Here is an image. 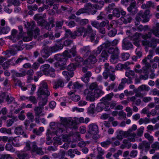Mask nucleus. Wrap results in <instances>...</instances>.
<instances>
[{
	"mask_svg": "<svg viewBox=\"0 0 159 159\" xmlns=\"http://www.w3.org/2000/svg\"><path fill=\"white\" fill-rule=\"evenodd\" d=\"M57 126L59 128L56 130L55 133L58 136H60L61 134L64 130V128H70L71 129H76V124L71 121H68L66 119H64L62 124H58Z\"/></svg>",
	"mask_w": 159,
	"mask_h": 159,
	"instance_id": "f257e3e1",
	"label": "nucleus"
},
{
	"mask_svg": "<svg viewBox=\"0 0 159 159\" xmlns=\"http://www.w3.org/2000/svg\"><path fill=\"white\" fill-rule=\"evenodd\" d=\"M84 95L86 96L87 100L91 102H93L95 100V96L93 90L86 89L84 91Z\"/></svg>",
	"mask_w": 159,
	"mask_h": 159,
	"instance_id": "f03ea898",
	"label": "nucleus"
},
{
	"mask_svg": "<svg viewBox=\"0 0 159 159\" xmlns=\"http://www.w3.org/2000/svg\"><path fill=\"white\" fill-rule=\"evenodd\" d=\"M138 148L140 150L147 152L150 148V144L146 141H143L139 143Z\"/></svg>",
	"mask_w": 159,
	"mask_h": 159,
	"instance_id": "7ed1b4c3",
	"label": "nucleus"
},
{
	"mask_svg": "<svg viewBox=\"0 0 159 159\" xmlns=\"http://www.w3.org/2000/svg\"><path fill=\"white\" fill-rule=\"evenodd\" d=\"M89 133L92 135H96L98 132V125L96 124L92 123L89 126Z\"/></svg>",
	"mask_w": 159,
	"mask_h": 159,
	"instance_id": "20e7f679",
	"label": "nucleus"
},
{
	"mask_svg": "<svg viewBox=\"0 0 159 159\" xmlns=\"http://www.w3.org/2000/svg\"><path fill=\"white\" fill-rule=\"evenodd\" d=\"M129 38H126L123 39L122 42V48L124 50H128L133 48V45L130 42Z\"/></svg>",
	"mask_w": 159,
	"mask_h": 159,
	"instance_id": "39448f33",
	"label": "nucleus"
},
{
	"mask_svg": "<svg viewBox=\"0 0 159 159\" xmlns=\"http://www.w3.org/2000/svg\"><path fill=\"white\" fill-rule=\"evenodd\" d=\"M157 39H153L150 41L147 40L143 41L142 44L144 46H148L152 48H155L157 46V43H158Z\"/></svg>",
	"mask_w": 159,
	"mask_h": 159,
	"instance_id": "423d86ee",
	"label": "nucleus"
},
{
	"mask_svg": "<svg viewBox=\"0 0 159 159\" xmlns=\"http://www.w3.org/2000/svg\"><path fill=\"white\" fill-rule=\"evenodd\" d=\"M54 58L55 60L58 61V62L56 63V66H59V65H63L65 64L66 62V59L63 57L61 55L58 54L55 55L54 56Z\"/></svg>",
	"mask_w": 159,
	"mask_h": 159,
	"instance_id": "0eeeda50",
	"label": "nucleus"
},
{
	"mask_svg": "<svg viewBox=\"0 0 159 159\" xmlns=\"http://www.w3.org/2000/svg\"><path fill=\"white\" fill-rule=\"evenodd\" d=\"M131 130L130 129H129L127 131H125V137H126L128 136H131L132 138H129L128 140L129 141L132 142H134L135 141V139L134 138L136 137V134L135 133L133 132L131 133Z\"/></svg>",
	"mask_w": 159,
	"mask_h": 159,
	"instance_id": "6e6552de",
	"label": "nucleus"
},
{
	"mask_svg": "<svg viewBox=\"0 0 159 159\" xmlns=\"http://www.w3.org/2000/svg\"><path fill=\"white\" fill-rule=\"evenodd\" d=\"M80 52L84 54V57H87L89 55H91L90 47L89 46L84 47L80 49Z\"/></svg>",
	"mask_w": 159,
	"mask_h": 159,
	"instance_id": "1a4fd4ad",
	"label": "nucleus"
},
{
	"mask_svg": "<svg viewBox=\"0 0 159 159\" xmlns=\"http://www.w3.org/2000/svg\"><path fill=\"white\" fill-rule=\"evenodd\" d=\"M43 107L40 106L35 107L34 109L35 111V115L40 116H44V114L43 113Z\"/></svg>",
	"mask_w": 159,
	"mask_h": 159,
	"instance_id": "9d476101",
	"label": "nucleus"
},
{
	"mask_svg": "<svg viewBox=\"0 0 159 159\" xmlns=\"http://www.w3.org/2000/svg\"><path fill=\"white\" fill-rule=\"evenodd\" d=\"M35 152L38 154L43 155L44 153L42 148H38L35 143L31 149V153Z\"/></svg>",
	"mask_w": 159,
	"mask_h": 159,
	"instance_id": "9b49d317",
	"label": "nucleus"
},
{
	"mask_svg": "<svg viewBox=\"0 0 159 159\" xmlns=\"http://www.w3.org/2000/svg\"><path fill=\"white\" fill-rule=\"evenodd\" d=\"M107 52L111 55L119 56L120 54L119 50L118 47H110L108 49Z\"/></svg>",
	"mask_w": 159,
	"mask_h": 159,
	"instance_id": "f8f14e48",
	"label": "nucleus"
},
{
	"mask_svg": "<svg viewBox=\"0 0 159 159\" xmlns=\"http://www.w3.org/2000/svg\"><path fill=\"white\" fill-rule=\"evenodd\" d=\"M142 63L144 65V66L143 68V70L147 73L148 70L151 68V65L147 61V60L146 58H144L142 60Z\"/></svg>",
	"mask_w": 159,
	"mask_h": 159,
	"instance_id": "ddd939ff",
	"label": "nucleus"
},
{
	"mask_svg": "<svg viewBox=\"0 0 159 159\" xmlns=\"http://www.w3.org/2000/svg\"><path fill=\"white\" fill-rule=\"evenodd\" d=\"M93 33H95V32L93 30L91 26L89 25H87L86 29L84 31L83 37L84 38L88 34L90 35Z\"/></svg>",
	"mask_w": 159,
	"mask_h": 159,
	"instance_id": "4468645a",
	"label": "nucleus"
},
{
	"mask_svg": "<svg viewBox=\"0 0 159 159\" xmlns=\"http://www.w3.org/2000/svg\"><path fill=\"white\" fill-rule=\"evenodd\" d=\"M85 30V29L83 27H81L78 28L76 31L74 32L75 39L76 36H81L83 33L84 32Z\"/></svg>",
	"mask_w": 159,
	"mask_h": 159,
	"instance_id": "2eb2a0df",
	"label": "nucleus"
},
{
	"mask_svg": "<svg viewBox=\"0 0 159 159\" xmlns=\"http://www.w3.org/2000/svg\"><path fill=\"white\" fill-rule=\"evenodd\" d=\"M35 143L31 142L29 141H27L25 143V147L24 150V151H27L32 149Z\"/></svg>",
	"mask_w": 159,
	"mask_h": 159,
	"instance_id": "dca6fc26",
	"label": "nucleus"
},
{
	"mask_svg": "<svg viewBox=\"0 0 159 159\" xmlns=\"http://www.w3.org/2000/svg\"><path fill=\"white\" fill-rule=\"evenodd\" d=\"M108 57V55L107 52L105 50H103L99 56V60L100 61H104L107 60Z\"/></svg>",
	"mask_w": 159,
	"mask_h": 159,
	"instance_id": "f3484780",
	"label": "nucleus"
},
{
	"mask_svg": "<svg viewBox=\"0 0 159 159\" xmlns=\"http://www.w3.org/2000/svg\"><path fill=\"white\" fill-rule=\"evenodd\" d=\"M38 93L41 95H46L48 96L50 94V92L48 89H45L42 87H39Z\"/></svg>",
	"mask_w": 159,
	"mask_h": 159,
	"instance_id": "a211bd4d",
	"label": "nucleus"
},
{
	"mask_svg": "<svg viewBox=\"0 0 159 159\" xmlns=\"http://www.w3.org/2000/svg\"><path fill=\"white\" fill-rule=\"evenodd\" d=\"M154 7L155 5L154 3L151 1L147 2L146 4H143L141 6V8L143 9L149 8L151 7L154 8Z\"/></svg>",
	"mask_w": 159,
	"mask_h": 159,
	"instance_id": "6ab92c4d",
	"label": "nucleus"
},
{
	"mask_svg": "<svg viewBox=\"0 0 159 159\" xmlns=\"http://www.w3.org/2000/svg\"><path fill=\"white\" fill-rule=\"evenodd\" d=\"M65 31L66 32L65 35V38H69L70 36V37L71 39H75L74 32L73 33H72L70 30L69 29H65Z\"/></svg>",
	"mask_w": 159,
	"mask_h": 159,
	"instance_id": "aec40b11",
	"label": "nucleus"
},
{
	"mask_svg": "<svg viewBox=\"0 0 159 159\" xmlns=\"http://www.w3.org/2000/svg\"><path fill=\"white\" fill-rule=\"evenodd\" d=\"M105 70L107 72L110 73V72H114L115 71V69L112 66H109V64L107 63H106L104 64Z\"/></svg>",
	"mask_w": 159,
	"mask_h": 159,
	"instance_id": "412c9836",
	"label": "nucleus"
},
{
	"mask_svg": "<svg viewBox=\"0 0 159 159\" xmlns=\"http://www.w3.org/2000/svg\"><path fill=\"white\" fill-rule=\"evenodd\" d=\"M48 101V98L46 97H41L40 98L39 102V106L43 107L47 103Z\"/></svg>",
	"mask_w": 159,
	"mask_h": 159,
	"instance_id": "4be33fe9",
	"label": "nucleus"
},
{
	"mask_svg": "<svg viewBox=\"0 0 159 159\" xmlns=\"http://www.w3.org/2000/svg\"><path fill=\"white\" fill-rule=\"evenodd\" d=\"M35 23L34 21H32L31 23L28 22H27V24H25V27L27 28L30 31L28 32H32L34 27H35Z\"/></svg>",
	"mask_w": 159,
	"mask_h": 159,
	"instance_id": "5701e85b",
	"label": "nucleus"
},
{
	"mask_svg": "<svg viewBox=\"0 0 159 159\" xmlns=\"http://www.w3.org/2000/svg\"><path fill=\"white\" fill-rule=\"evenodd\" d=\"M22 126H18L15 129V133L17 135H21L24 134V130L22 129Z\"/></svg>",
	"mask_w": 159,
	"mask_h": 159,
	"instance_id": "b1692460",
	"label": "nucleus"
},
{
	"mask_svg": "<svg viewBox=\"0 0 159 159\" xmlns=\"http://www.w3.org/2000/svg\"><path fill=\"white\" fill-rule=\"evenodd\" d=\"M119 60V56L116 55H111L110 59V62L113 64L117 63Z\"/></svg>",
	"mask_w": 159,
	"mask_h": 159,
	"instance_id": "393cba45",
	"label": "nucleus"
},
{
	"mask_svg": "<svg viewBox=\"0 0 159 159\" xmlns=\"http://www.w3.org/2000/svg\"><path fill=\"white\" fill-rule=\"evenodd\" d=\"M114 95L113 93H111L106 95L105 97H103L101 99V101L104 103L107 102L108 101L111 100Z\"/></svg>",
	"mask_w": 159,
	"mask_h": 159,
	"instance_id": "a878e982",
	"label": "nucleus"
},
{
	"mask_svg": "<svg viewBox=\"0 0 159 159\" xmlns=\"http://www.w3.org/2000/svg\"><path fill=\"white\" fill-rule=\"evenodd\" d=\"M98 151V155L97 156V159H103V158L102 156L104 153V152L102 148L101 147H98L97 148Z\"/></svg>",
	"mask_w": 159,
	"mask_h": 159,
	"instance_id": "bb28decb",
	"label": "nucleus"
},
{
	"mask_svg": "<svg viewBox=\"0 0 159 159\" xmlns=\"http://www.w3.org/2000/svg\"><path fill=\"white\" fill-rule=\"evenodd\" d=\"M120 20L122 21L123 23L125 24H127L130 22L131 18L130 16H126L120 18Z\"/></svg>",
	"mask_w": 159,
	"mask_h": 159,
	"instance_id": "cd10ccee",
	"label": "nucleus"
},
{
	"mask_svg": "<svg viewBox=\"0 0 159 159\" xmlns=\"http://www.w3.org/2000/svg\"><path fill=\"white\" fill-rule=\"evenodd\" d=\"M15 61L14 58H12L11 59L9 60V61H7L5 62L2 65V66L3 67L4 69H6L10 65H13V61Z\"/></svg>",
	"mask_w": 159,
	"mask_h": 159,
	"instance_id": "c85d7f7f",
	"label": "nucleus"
},
{
	"mask_svg": "<svg viewBox=\"0 0 159 159\" xmlns=\"http://www.w3.org/2000/svg\"><path fill=\"white\" fill-rule=\"evenodd\" d=\"M50 67V66L48 64H46L41 66L40 70L46 75H48V73L46 71V70L48 69Z\"/></svg>",
	"mask_w": 159,
	"mask_h": 159,
	"instance_id": "c756f323",
	"label": "nucleus"
},
{
	"mask_svg": "<svg viewBox=\"0 0 159 159\" xmlns=\"http://www.w3.org/2000/svg\"><path fill=\"white\" fill-rule=\"evenodd\" d=\"M62 73L64 75L66 76V78L67 81H69L70 80V78L69 77V76L72 77L74 75V73L72 71H70L69 72H68L67 71H64L62 72Z\"/></svg>",
	"mask_w": 159,
	"mask_h": 159,
	"instance_id": "7c9ffc66",
	"label": "nucleus"
},
{
	"mask_svg": "<svg viewBox=\"0 0 159 159\" xmlns=\"http://www.w3.org/2000/svg\"><path fill=\"white\" fill-rule=\"evenodd\" d=\"M93 93L95 98H98L104 93L102 90L99 89H95Z\"/></svg>",
	"mask_w": 159,
	"mask_h": 159,
	"instance_id": "2f4dec72",
	"label": "nucleus"
},
{
	"mask_svg": "<svg viewBox=\"0 0 159 159\" xmlns=\"http://www.w3.org/2000/svg\"><path fill=\"white\" fill-rule=\"evenodd\" d=\"M64 86V83L62 80H59L57 83L54 86L53 88L55 89H57L59 87H62Z\"/></svg>",
	"mask_w": 159,
	"mask_h": 159,
	"instance_id": "473e14b6",
	"label": "nucleus"
},
{
	"mask_svg": "<svg viewBox=\"0 0 159 159\" xmlns=\"http://www.w3.org/2000/svg\"><path fill=\"white\" fill-rule=\"evenodd\" d=\"M130 57V54L128 52H123L121 54L120 57L121 59L125 61L128 59Z\"/></svg>",
	"mask_w": 159,
	"mask_h": 159,
	"instance_id": "72a5a7b5",
	"label": "nucleus"
},
{
	"mask_svg": "<svg viewBox=\"0 0 159 159\" xmlns=\"http://www.w3.org/2000/svg\"><path fill=\"white\" fill-rule=\"evenodd\" d=\"M41 54L42 57L47 58L48 57L49 55V51L46 48H44L42 51Z\"/></svg>",
	"mask_w": 159,
	"mask_h": 159,
	"instance_id": "f704fd0d",
	"label": "nucleus"
},
{
	"mask_svg": "<svg viewBox=\"0 0 159 159\" xmlns=\"http://www.w3.org/2000/svg\"><path fill=\"white\" fill-rule=\"evenodd\" d=\"M156 25V27L152 30V32L156 36L159 37V23Z\"/></svg>",
	"mask_w": 159,
	"mask_h": 159,
	"instance_id": "c9c22d12",
	"label": "nucleus"
},
{
	"mask_svg": "<svg viewBox=\"0 0 159 159\" xmlns=\"http://www.w3.org/2000/svg\"><path fill=\"white\" fill-rule=\"evenodd\" d=\"M9 3L8 6L11 5L12 4L14 6H18L20 4V2L19 0H9L8 1Z\"/></svg>",
	"mask_w": 159,
	"mask_h": 159,
	"instance_id": "e433bc0d",
	"label": "nucleus"
},
{
	"mask_svg": "<svg viewBox=\"0 0 159 159\" xmlns=\"http://www.w3.org/2000/svg\"><path fill=\"white\" fill-rule=\"evenodd\" d=\"M125 75L126 77H128L129 79L132 80V78L135 75V73L134 71L132 70H130L125 72Z\"/></svg>",
	"mask_w": 159,
	"mask_h": 159,
	"instance_id": "4c0bfd02",
	"label": "nucleus"
},
{
	"mask_svg": "<svg viewBox=\"0 0 159 159\" xmlns=\"http://www.w3.org/2000/svg\"><path fill=\"white\" fill-rule=\"evenodd\" d=\"M34 73V71L33 69H31L28 70L26 72L27 75H29V78L28 79V81L29 82H30V80L32 79V76Z\"/></svg>",
	"mask_w": 159,
	"mask_h": 159,
	"instance_id": "58836bf2",
	"label": "nucleus"
},
{
	"mask_svg": "<svg viewBox=\"0 0 159 159\" xmlns=\"http://www.w3.org/2000/svg\"><path fill=\"white\" fill-rule=\"evenodd\" d=\"M53 140L54 141L53 143L54 146H56L58 145H61L62 144V142L60 138L57 137H54L53 138Z\"/></svg>",
	"mask_w": 159,
	"mask_h": 159,
	"instance_id": "ea45409f",
	"label": "nucleus"
},
{
	"mask_svg": "<svg viewBox=\"0 0 159 159\" xmlns=\"http://www.w3.org/2000/svg\"><path fill=\"white\" fill-rule=\"evenodd\" d=\"M9 30V28L7 26L3 28H0V35L2 34H7Z\"/></svg>",
	"mask_w": 159,
	"mask_h": 159,
	"instance_id": "a19ab883",
	"label": "nucleus"
},
{
	"mask_svg": "<svg viewBox=\"0 0 159 159\" xmlns=\"http://www.w3.org/2000/svg\"><path fill=\"white\" fill-rule=\"evenodd\" d=\"M28 37H24L23 38V40L24 42L29 41L31 40L33 35L32 32H30L28 33Z\"/></svg>",
	"mask_w": 159,
	"mask_h": 159,
	"instance_id": "79ce46f5",
	"label": "nucleus"
},
{
	"mask_svg": "<svg viewBox=\"0 0 159 159\" xmlns=\"http://www.w3.org/2000/svg\"><path fill=\"white\" fill-rule=\"evenodd\" d=\"M150 120L147 117H146L145 118H140L139 121V122L140 125L144 123L145 124H147L150 122Z\"/></svg>",
	"mask_w": 159,
	"mask_h": 159,
	"instance_id": "37998d69",
	"label": "nucleus"
},
{
	"mask_svg": "<svg viewBox=\"0 0 159 159\" xmlns=\"http://www.w3.org/2000/svg\"><path fill=\"white\" fill-rule=\"evenodd\" d=\"M17 157L20 159H24L28 156V154L27 153H23L20 154L19 151H17L16 152Z\"/></svg>",
	"mask_w": 159,
	"mask_h": 159,
	"instance_id": "c03bdc74",
	"label": "nucleus"
},
{
	"mask_svg": "<svg viewBox=\"0 0 159 159\" xmlns=\"http://www.w3.org/2000/svg\"><path fill=\"white\" fill-rule=\"evenodd\" d=\"M113 16L116 17H119L120 16V10L118 8H115L113 10Z\"/></svg>",
	"mask_w": 159,
	"mask_h": 159,
	"instance_id": "a18cd8bd",
	"label": "nucleus"
},
{
	"mask_svg": "<svg viewBox=\"0 0 159 159\" xmlns=\"http://www.w3.org/2000/svg\"><path fill=\"white\" fill-rule=\"evenodd\" d=\"M88 59L89 63H90L91 64H94L97 61V59L96 57L93 55H90Z\"/></svg>",
	"mask_w": 159,
	"mask_h": 159,
	"instance_id": "49530a36",
	"label": "nucleus"
},
{
	"mask_svg": "<svg viewBox=\"0 0 159 159\" xmlns=\"http://www.w3.org/2000/svg\"><path fill=\"white\" fill-rule=\"evenodd\" d=\"M92 74L90 71L87 72L85 75L83 80L85 82H88L89 78L91 76Z\"/></svg>",
	"mask_w": 159,
	"mask_h": 159,
	"instance_id": "de8ad7c7",
	"label": "nucleus"
},
{
	"mask_svg": "<svg viewBox=\"0 0 159 159\" xmlns=\"http://www.w3.org/2000/svg\"><path fill=\"white\" fill-rule=\"evenodd\" d=\"M144 130V127L143 126L140 127L137 130L136 135L139 137L142 136Z\"/></svg>",
	"mask_w": 159,
	"mask_h": 159,
	"instance_id": "09e8293b",
	"label": "nucleus"
},
{
	"mask_svg": "<svg viewBox=\"0 0 159 159\" xmlns=\"http://www.w3.org/2000/svg\"><path fill=\"white\" fill-rule=\"evenodd\" d=\"M145 137L148 139V140L151 142H152L154 140V138L149 133H146L144 134Z\"/></svg>",
	"mask_w": 159,
	"mask_h": 159,
	"instance_id": "8fccbe9b",
	"label": "nucleus"
},
{
	"mask_svg": "<svg viewBox=\"0 0 159 159\" xmlns=\"http://www.w3.org/2000/svg\"><path fill=\"white\" fill-rule=\"evenodd\" d=\"M44 130V128L41 127L37 130V129H34L33 132L35 134L37 135H39Z\"/></svg>",
	"mask_w": 159,
	"mask_h": 159,
	"instance_id": "3c124183",
	"label": "nucleus"
},
{
	"mask_svg": "<svg viewBox=\"0 0 159 159\" xmlns=\"http://www.w3.org/2000/svg\"><path fill=\"white\" fill-rule=\"evenodd\" d=\"M139 91H148L149 90V88L145 85H142L139 86L138 88Z\"/></svg>",
	"mask_w": 159,
	"mask_h": 159,
	"instance_id": "603ef678",
	"label": "nucleus"
},
{
	"mask_svg": "<svg viewBox=\"0 0 159 159\" xmlns=\"http://www.w3.org/2000/svg\"><path fill=\"white\" fill-rule=\"evenodd\" d=\"M105 107V103L103 102L99 103L97 107V109L98 111H101L104 109Z\"/></svg>",
	"mask_w": 159,
	"mask_h": 159,
	"instance_id": "864d4df0",
	"label": "nucleus"
},
{
	"mask_svg": "<svg viewBox=\"0 0 159 159\" xmlns=\"http://www.w3.org/2000/svg\"><path fill=\"white\" fill-rule=\"evenodd\" d=\"M87 9L84 8L80 9L76 13V14L77 16H79L81 14L88 13Z\"/></svg>",
	"mask_w": 159,
	"mask_h": 159,
	"instance_id": "5fc2aeb1",
	"label": "nucleus"
},
{
	"mask_svg": "<svg viewBox=\"0 0 159 159\" xmlns=\"http://www.w3.org/2000/svg\"><path fill=\"white\" fill-rule=\"evenodd\" d=\"M28 100L30 101L34 104H36L38 102L36 98L33 96H31L28 97Z\"/></svg>",
	"mask_w": 159,
	"mask_h": 159,
	"instance_id": "6e6d98bb",
	"label": "nucleus"
},
{
	"mask_svg": "<svg viewBox=\"0 0 159 159\" xmlns=\"http://www.w3.org/2000/svg\"><path fill=\"white\" fill-rule=\"evenodd\" d=\"M6 150L10 151L12 152L15 151V149L13 148L11 145L10 143L7 144L5 146Z\"/></svg>",
	"mask_w": 159,
	"mask_h": 159,
	"instance_id": "4d7b16f0",
	"label": "nucleus"
},
{
	"mask_svg": "<svg viewBox=\"0 0 159 159\" xmlns=\"http://www.w3.org/2000/svg\"><path fill=\"white\" fill-rule=\"evenodd\" d=\"M140 14L142 18L143 19L142 21L143 22H147L149 21V18L148 17V16L140 12Z\"/></svg>",
	"mask_w": 159,
	"mask_h": 159,
	"instance_id": "13d9d810",
	"label": "nucleus"
},
{
	"mask_svg": "<svg viewBox=\"0 0 159 159\" xmlns=\"http://www.w3.org/2000/svg\"><path fill=\"white\" fill-rule=\"evenodd\" d=\"M90 35V40L91 42L94 43H98V41L95 39V33H93L92 34H91Z\"/></svg>",
	"mask_w": 159,
	"mask_h": 159,
	"instance_id": "bf43d9fd",
	"label": "nucleus"
},
{
	"mask_svg": "<svg viewBox=\"0 0 159 159\" xmlns=\"http://www.w3.org/2000/svg\"><path fill=\"white\" fill-rule=\"evenodd\" d=\"M126 111L127 112V116L128 117H130L132 115V111L131 108L129 107H127L125 109Z\"/></svg>",
	"mask_w": 159,
	"mask_h": 159,
	"instance_id": "052dcab7",
	"label": "nucleus"
},
{
	"mask_svg": "<svg viewBox=\"0 0 159 159\" xmlns=\"http://www.w3.org/2000/svg\"><path fill=\"white\" fill-rule=\"evenodd\" d=\"M111 143V142L110 140H108L105 141L101 142L100 144L102 147H106Z\"/></svg>",
	"mask_w": 159,
	"mask_h": 159,
	"instance_id": "680f3d73",
	"label": "nucleus"
},
{
	"mask_svg": "<svg viewBox=\"0 0 159 159\" xmlns=\"http://www.w3.org/2000/svg\"><path fill=\"white\" fill-rule=\"evenodd\" d=\"M111 45V42L109 41H107L103 44L102 45H103V48H104L106 49H108L110 48L109 47H110Z\"/></svg>",
	"mask_w": 159,
	"mask_h": 159,
	"instance_id": "e2e57ef3",
	"label": "nucleus"
},
{
	"mask_svg": "<svg viewBox=\"0 0 159 159\" xmlns=\"http://www.w3.org/2000/svg\"><path fill=\"white\" fill-rule=\"evenodd\" d=\"M83 87V85L79 83L78 82L75 83L73 85V88L74 89H78L81 88Z\"/></svg>",
	"mask_w": 159,
	"mask_h": 159,
	"instance_id": "0e129e2a",
	"label": "nucleus"
},
{
	"mask_svg": "<svg viewBox=\"0 0 159 159\" xmlns=\"http://www.w3.org/2000/svg\"><path fill=\"white\" fill-rule=\"evenodd\" d=\"M76 66L73 63L70 64L67 67V69L68 71L73 72L75 69Z\"/></svg>",
	"mask_w": 159,
	"mask_h": 159,
	"instance_id": "69168bd1",
	"label": "nucleus"
},
{
	"mask_svg": "<svg viewBox=\"0 0 159 159\" xmlns=\"http://www.w3.org/2000/svg\"><path fill=\"white\" fill-rule=\"evenodd\" d=\"M63 56L67 58H71V55L70 54V51H69L67 50H66L64 51L63 53Z\"/></svg>",
	"mask_w": 159,
	"mask_h": 159,
	"instance_id": "338daca9",
	"label": "nucleus"
},
{
	"mask_svg": "<svg viewBox=\"0 0 159 159\" xmlns=\"http://www.w3.org/2000/svg\"><path fill=\"white\" fill-rule=\"evenodd\" d=\"M136 7V2H134L132 3L129 7H128V10L129 11H131L134 8Z\"/></svg>",
	"mask_w": 159,
	"mask_h": 159,
	"instance_id": "774afa93",
	"label": "nucleus"
}]
</instances>
